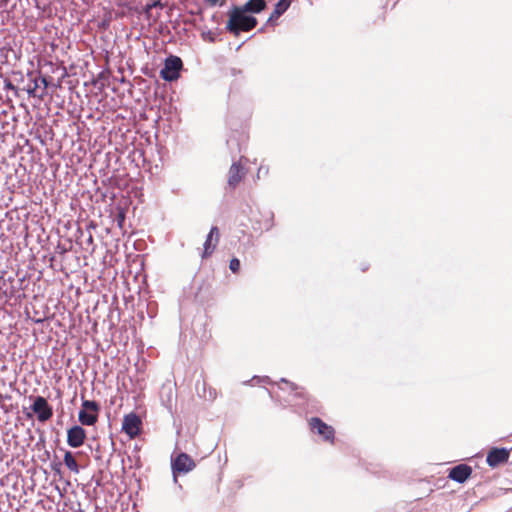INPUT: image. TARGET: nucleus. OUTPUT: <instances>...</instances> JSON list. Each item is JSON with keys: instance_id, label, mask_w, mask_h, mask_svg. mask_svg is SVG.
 Instances as JSON below:
<instances>
[{"instance_id": "obj_1", "label": "nucleus", "mask_w": 512, "mask_h": 512, "mask_svg": "<svg viewBox=\"0 0 512 512\" xmlns=\"http://www.w3.org/2000/svg\"><path fill=\"white\" fill-rule=\"evenodd\" d=\"M257 23V19L253 15H249L242 7L233 6L228 11L226 30L234 36H239L241 32L253 30Z\"/></svg>"}, {"instance_id": "obj_2", "label": "nucleus", "mask_w": 512, "mask_h": 512, "mask_svg": "<svg viewBox=\"0 0 512 512\" xmlns=\"http://www.w3.org/2000/svg\"><path fill=\"white\" fill-rule=\"evenodd\" d=\"M100 406L94 400H83L82 408L78 413V420L81 425L93 426L97 423Z\"/></svg>"}, {"instance_id": "obj_3", "label": "nucleus", "mask_w": 512, "mask_h": 512, "mask_svg": "<svg viewBox=\"0 0 512 512\" xmlns=\"http://www.w3.org/2000/svg\"><path fill=\"white\" fill-rule=\"evenodd\" d=\"M308 425L310 430L317 433L323 441L332 445L335 443V429L325 423L321 418L311 417L308 420Z\"/></svg>"}, {"instance_id": "obj_4", "label": "nucleus", "mask_w": 512, "mask_h": 512, "mask_svg": "<svg viewBox=\"0 0 512 512\" xmlns=\"http://www.w3.org/2000/svg\"><path fill=\"white\" fill-rule=\"evenodd\" d=\"M196 467L195 461L187 453L181 452L171 461V468L176 479L179 474H186Z\"/></svg>"}, {"instance_id": "obj_5", "label": "nucleus", "mask_w": 512, "mask_h": 512, "mask_svg": "<svg viewBox=\"0 0 512 512\" xmlns=\"http://www.w3.org/2000/svg\"><path fill=\"white\" fill-rule=\"evenodd\" d=\"M182 60L177 56H170L165 60L163 69L160 71V76L166 81H175L180 76L182 69Z\"/></svg>"}, {"instance_id": "obj_6", "label": "nucleus", "mask_w": 512, "mask_h": 512, "mask_svg": "<svg viewBox=\"0 0 512 512\" xmlns=\"http://www.w3.org/2000/svg\"><path fill=\"white\" fill-rule=\"evenodd\" d=\"M32 411L36 414L39 422H46L53 416V409L42 396H37L31 405Z\"/></svg>"}, {"instance_id": "obj_7", "label": "nucleus", "mask_w": 512, "mask_h": 512, "mask_svg": "<svg viewBox=\"0 0 512 512\" xmlns=\"http://www.w3.org/2000/svg\"><path fill=\"white\" fill-rule=\"evenodd\" d=\"M141 419L136 413H129L124 416L122 422V430L131 438H135L140 434Z\"/></svg>"}, {"instance_id": "obj_8", "label": "nucleus", "mask_w": 512, "mask_h": 512, "mask_svg": "<svg viewBox=\"0 0 512 512\" xmlns=\"http://www.w3.org/2000/svg\"><path fill=\"white\" fill-rule=\"evenodd\" d=\"M86 438V431L82 426L74 425L67 430V444L72 448L81 447Z\"/></svg>"}, {"instance_id": "obj_9", "label": "nucleus", "mask_w": 512, "mask_h": 512, "mask_svg": "<svg viewBox=\"0 0 512 512\" xmlns=\"http://www.w3.org/2000/svg\"><path fill=\"white\" fill-rule=\"evenodd\" d=\"M509 458V450L506 448H493L491 449L486 458L487 464L495 468L498 465L507 462Z\"/></svg>"}, {"instance_id": "obj_10", "label": "nucleus", "mask_w": 512, "mask_h": 512, "mask_svg": "<svg viewBox=\"0 0 512 512\" xmlns=\"http://www.w3.org/2000/svg\"><path fill=\"white\" fill-rule=\"evenodd\" d=\"M245 174V169L240 162L233 163L228 172V185L234 189L242 181Z\"/></svg>"}, {"instance_id": "obj_11", "label": "nucleus", "mask_w": 512, "mask_h": 512, "mask_svg": "<svg viewBox=\"0 0 512 512\" xmlns=\"http://www.w3.org/2000/svg\"><path fill=\"white\" fill-rule=\"evenodd\" d=\"M472 474V468L467 464H459L450 469V479L463 483Z\"/></svg>"}, {"instance_id": "obj_12", "label": "nucleus", "mask_w": 512, "mask_h": 512, "mask_svg": "<svg viewBox=\"0 0 512 512\" xmlns=\"http://www.w3.org/2000/svg\"><path fill=\"white\" fill-rule=\"evenodd\" d=\"M249 14H259L267 8L266 0H248L240 5Z\"/></svg>"}, {"instance_id": "obj_13", "label": "nucleus", "mask_w": 512, "mask_h": 512, "mask_svg": "<svg viewBox=\"0 0 512 512\" xmlns=\"http://www.w3.org/2000/svg\"><path fill=\"white\" fill-rule=\"evenodd\" d=\"M64 464L66 465V467L74 472V473H78L79 472V466H78V463L77 461L75 460L73 454L71 451H66L65 454H64Z\"/></svg>"}, {"instance_id": "obj_14", "label": "nucleus", "mask_w": 512, "mask_h": 512, "mask_svg": "<svg viewBox=\"0 0 512 512\" xmlns=\"http://www.w3.org/2000/svg\"><path fill=\"white\" fill-rule=\"evenodd\" d=\"M218 243H216V240L214 241L213 238H210L207 236L205 242H204V249L202 253V258H207L211 256L216 248Z\"/></svg>"}, {"instance_id": "obj_15", "label": "nucleus", "mask_w": 512, "mask_h": 512, "mask_svg": "<svg viewBox=\"0 0 512 512\" xmlns=\"http://www.w3.org/2000/svg\"><path fill=\"white\" fill-rule=\"evenodd\" d=\"M158 6L160 8H162V5L159 1H154L153 3L147 4V6H146L145 13L147 15V18L149 20H152L153 22H156L159 18V14H156V15L153 14V8L158 7Z\"/></svg>"}, {"instance_id": "obj_16", "label": "nucleus", "mask_w": 512, "mask_h": 512, "mask_svg": "<svg viewBox=\"0 0 512 512\" xmlns=\"http://www.w3.org/2000/svg\"><path fill=\"white\" fill-rule=\"evenodd\" d=\"M126 218L125 210L121 207L116 208L115 221L120 229H123L124 222Z\"/></svg>"}, {"instance_id": "obj_17", "label": "nucleus", "mask_w": 512, "mask_h": 512, "mask_svg": "<svg viewBox=\"0 0 512 512\" xmlns=\"http://www.w3.org/2000/svg\"><path fill=\"white\" fill-rule=\"evenodd\" d=\"M290 5H291V1H289V0H279L275 4L274 9L276 11H278L280 13V15L282 16L288 10Z\"/></svg>"}, {"instance_id": "obj_18", "label": "nucleus", "mask_w": 512, "mask_h": 512, "mask_svg": "<svg viewBox=\"0 0 512 512\" xmlns=\"http://www.w3.org/2000/svg\"><path fill=\"white\" fill-rule=\"evenodd\" d=\"M280 17H281L280 13L278 11H276L275 9H273V11L271 12L270 16L267 19L266 25H272V26L276 25L277 20Z\"/></svg>"}, {"instance_id": "obj_19", "label": "nucleus", "mask_w": 512, "mask_h": 512, "mask_svg": "<svg viewBox=\"0 0 512 512\" xmlns=\"http://www.w3.org/2000/svg\"><path fill=\"white\" fill-rule=\"evenodd\" d=\"M229 268L233 273H237L240 269V261L237 258H232L229 263Z\"/></svg>"}, {"instance_id": "obj_20", "label": "nucleus", "mask_w": 512, "mask_h": 512, "mask_svg": "<svg viewBox=\"0 0 512 512\" xmlns=\"http://www.w3.org/2000/svg\"><path fill=\"white\" fill-rule=\"evenodd\" d=\"M208 236L210 238H213L214 241L216 240V243L219 242V238H220V233H219V229L216 227V226H213L211 229H210V232L208 234Z\"/></svg>"}, {"instance_id": "obj_21", "label": "nucleus", "mask_w": 512, "mask_h": 512, "mask_svg": "<svg viewBox=\"0 0 512 512\" xmlns=\"http://www.w3.org/2000/svg\"><path fill=\"white\" fill-rule=\"evenodd\" d=\"M210 5H216L219 0H206Z\"/></svg>"}, {"instance_id": "obj_22", "label": "nucleus", "mask_w": 512, "mask_h": 512, "mask_svg": "<svg viewBox=\"0 0 512 512\" xmlns=\"http://www.w3.org/2000/svg\"><path fill=\"white\" fill-rule=\"evenodd\" d=\"M7 87L10 88V89H14V85L11 82L7 83Z\"/></svg>"}, {"instance_id": "obj_23", "label": "nucleus", "mask_w": 512, "mask_h": 512, "mask_svg": "<svg viewBox=\"0 0 512 512\" xmlns=\"http://www.w3.org/2000/svg\"><path fill=\"white\" fill-rule=\"evenodd\" d=\"M88 242H89L90 244H92V243H93V236H92L91 234L89 235Z\"/></svg>"}, {"instance_id": "obj_24", "label": "nucleus", "mask_w": 512, "mask_h": 512, "mask_svg": "<svg viewBox=\"0 0 512 512\" xmlns=\"http://www.w3.org/2000/svg\"><path fill=\"white\" fill-rule=\"evenodd\" d=\"M41 81H42V83H43L45 86H47V80H46V78H42V80H41Z\"/></svg>"}, {"instance_id": "obj_25", "label": "nucleus", "mask_w": 512, "mask_h": 512, "mask_svg": "<svg viewBox=\"0 0 512 512\" xmlns=\"http://www.w3.org/2000/svg\"><path fill=\"white\" fill-rule=\"evenodd\" d=\"M36 88H37V84L34 85V88L32 90H30L29 93H33Z\"/></svg>"}]
</instances>
